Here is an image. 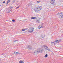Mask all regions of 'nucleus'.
Returning <instances> with one entry per match:
<instances>
[{"mask_svg": "<svg viewBox=\"0 0 63 63\" xmlns=\"http://www.w3.org/2000/svg\"><path fill=\"white\" fill-rule=\"evenodd\" d=\"M40 19L38 18L36 20V22H38V23H39V21H40Z\"/></svg>", "mask_w": 63, "mask_h": 63, "instance_id": "1a4fd4ad", "label": "nucleus"}, {"mask_svg": "<svg viewBox=\"0 0 63 63\" xmlns=\"http://www.w3.org/2000/svg\"><path fill=\"white\" fill-rule=\"evenodd\" d=\"M30 5H31V4H30Z\"/></svg>", "mask_w": 63, "mask_h": 63, "instance_id": "cd10ccee", "label": "nucleus"}, {"mask_svg": "<svg viewBox=\"0 0 63 63\" xmlns=\"http://www.w3.org/2000/svg\"><path fill=\"white\" fill-rule=\"evenodd\" d=\"M44 57H47V54H46V55Z\"/></svg>", "mask_w": 63, "mask_h": 63, "instance_id": "f3484780", "label": "nucleus"}, {"mask_svg": "<svg viewBox=\"0 0 63 63\" xmlns=\"http://www.w3.org/2000/svg\"><path fill=\"white\" fill-rule=\"evenodd\" d=\"M36 17H31V19H36Z\"/></svg>", "mask_w": 63, "mask_h": 63, "instance_id": "4468645a", "label": "nucleus"}, {"mask_svg": "<svg viewBox=\"0 0 63 63\" xmlns=\"http://www.w3.org/2000/svg\"><path fill=\"white\" fill-rule=\"evenodd\" d=\"M39 29H40V28H41V26H39L38 27Z\"/></svg>", "mask_w": 63, "mask_h": 63, "instance_id": "412c9836", "label": "nucleus"}, {"mask_svg": "<svg viewBox=\"0 0 63 63\" xmlns=\"http://www.w3.org/2000/svg\"><path fill=\"white\" fill-rule=\"evenodd\" d=\"M38 50V51L39 52H43V49H37Z\"/></svg>", "mask_w": 63, "mask_h": 63, "instance_id": "39448f33", "label": "nucleus"}, {"mask_svg": "<svg viewBox=\"0 0 63 63\" xmlns=\"http://www.w3.org/2000/svg\"><path fill=\"white\" fill-rule=\"evenodd\" d=\"M14 54H19V52H15L14 53Z\"/></svg>", "mask_w": 63, "mask_h": 63, "instance_id": "9b49d317", "label": "nucleus"}, {"mask_svg": "<svg viewBox=\"0 0 63 63\" xmlns=\"http://www.w3.org/2000/svg\"><path fill=\"white\" fill-rule=\"evenodd\" d=\"M47 50H48V51H50V49L48 48L47 49Z\"/></svg>", "mask_w": 63, "mask_h": 63, "instance_id": "aec40b11", "label": "nucleus"}, {"mask_svg": "<svg viewBox=\"0 0 63 63\" xmlns=\"http://www.w3.org/2000/svg\"><path fill=\"white\" fill-rule=\"evenodd\" d=\"M61 41V40H56V41H55V44H57L58 43H59V42H60Z\"/></svg>", "mask_w": 63, "mask_h": 63, "instance_id": "20e7f679", "label": "nucleus"}, {"mask_svg": "<svg viewBox=\"0 0 63 63\" xmlns=\"http://www.w3.org/2000/svg\"><path fill=\"white\" fill-rule=\"evenodd\" d=\"M62 14V12H59V13H58L57 15H58V16H59V15H61V14Z\"/></svg>", "mask_w": 63, "mask_h": 63, "instance_id": "9d476101", "label": "nucleus"}, {"mask_svg": "<svg viewBox=\"0 0 63 63\" xmlns=\"http://www.w3.org/2000/svg\"><path fill=\"white\" fill-rule=\"evenodd\" d=\"M5 1H3V3H5Z\"/></svg>", "mask_w": 63, "mask_h": 63, "instance_id": "393cba45", "label": "nucleus"}, {"mask_svg": "<svg viewBox=\"0 0 63 63\" xmlns=\"http://www.w3.org/2000/svg\"><path fill=\"white\" fill-rule=\"evenodd\" d=\"M12 21L13 22H16V21L14 19L12 20Z\"/></svg>", "mask_w": 63, "mask_h": 63, "instance_id": "4be33fe9", "label": "nucleus"}, {"mask_svg": "<svg viewBox=\"0 0 63 63\" xmlns=\"http://www.w3.org/2000/svg\"><path fill=\"white\" fill-rule=\"evenodd\" d=\"M42 6H39L36 7L35 8V9L34 10H32L31 12L32 13H34L35 12H38L39 11H40L42 9Z\"/></svg>", "mask_w": 63, "mask_h": 63, "instance_id": "f257e3e1", "label": "nucleus"}, {"mask_svg": "<svg viewBox=\"0 0 63 63\" xmlns=\"http://www.w3.org/2000/svg\"><path fill=\"white\" fill-rule=\"evenodd\" d=\"M34 30V28L33 27H31V28L29 29L28 31L30 33H32L33 32V30Z\"/></svg>", "mask_w": 63, "mask_h": 63, "instance_id": "f03ea898", "label": "nucleus"}, {"mask_svg": "<svg viewBox=\"0 0 63 63\" xmlns=\"http://www.w3.org/2000/svg\"><path fill=\"white\" fill-rule=\"evenodd\" d=\"M52 44L53 45H55L56 44L55 42H53L52 43Z\"/></svg>", "mask_w": 63, "mask_h": 63, "instance_id": "2eb2a0df", "label": "nucleus"}, {"mask_svg": "<svg viewBox=\"0 0 63 63\" xmlns=\"http://www.w3.org/2000/svg\"><path fill=\"white\" fill-rule=\"evenodd\" d=\"M24 63V62H23L22 61H20L19 62V63Z\"/></svg>", "mask_w": 63, "mask_h": 63, "instance_id": "dca6fc26", "label": "nucleus"}, {"mask_svg": "<svg viewBox=\"0 0 63 63\" xmlns=\"http://www.w3.org/2000/svg\"><path fill=\"white\" fill-rule=\"evenodd\" d=\"M59 17L60 18H63V13L62 14L60 15Z\"/></svg>", "mask_w": 63, "mask_h": 63, "instance_id": "0eeeda50", "label": "nucleus"}, {"mask_svg": "<svg viewBox=\"0 0 63 63\" xmlns=\"http://www.w3.org/2000/svg\"><path fill=\"white\" fill-rule=\"evenodd\" d=\"M16 41H17V40H15L14 42H16Z\"/></svg>", "mask_w": 63, "mask_h": 63, "instance_id": "bb28decb", "label": "nucleus"}, {"mask_svg": "<svg viewBox=\"0 0 63 63\" xmlns=\"http://www.w3.org/2000/svg\"><path fill=\"white\" fill-rule=\"evenodd\" d=\"M39 53V52L37 50H36L33 53V54L35 55H37Z\"/></svg>", "mask_w": 63, "mask_h": 63, "instance_id": "7ed1b4c3", "label": "nucleus"}, {"mask_svg": "<svg viewBox=\"0 0 63 63\" xmlns=\"http://www.w3.org/2000/svg\"><path fill=\"white\" fill-rule=\"evenodd\" d=\"M37 2L38 3H40V1H37Z\"/></svg>", "mask_w": 63, "mask_h": 63, "instance_id": "b1692460", "label": "nucleus"}, {"mask_svg": "<svg viewBox=\"0 0 63 63\" xmlns=\"http://www.w3.org/2000/svg\"><path fill=\"white\" fill-rule=\"evenodd\" d=\"M26 30V29H22V31H25V30Z\"/></svg>", "mask_w": 63, "mask_h": 63, "instance_id": "a211bd4d", "label": "nucleus"}, {"mask_svg": "<svg viewBox=\"0 0 63 63\" xmlns=\"http://www.w3.org/2000/svg\"><path fill=\"white\" fill-rule=\"evenodd\" d=\"M40 26H41V28H44V26H41V25H40Z\"/></svg>", "mask_w": 63, "mask_h": 63, "instance_id": "5701e85b", "label": "nucleus"}, {"mask_svg": "<svg viewBox=\"0 0 63 63\" xmlns=\"http://www.w3.org/2000/svg\"><path fill=\"white\" fill-rule=\"evenodd\" d=\"M28 48H29L30 49H32V47L30 46H29L27 47Z\"/></svg>", "mask_w": 63, "mask_h": 63, "instance_id": "6e6552de", "label": "nucleus"}, {"mask_svg": "<svg viewBox=\"0 0 63 63\" xmlns=\"http://www.w3.org/2000/svg\"><path fill=\"white\" fill-rule=\"evenodd\" d=\"M19 6H18L17 8H16V9H17V8H19Z\"/></svg>", "mask_w": 63, "mask_h": 63, "instance_id": "a878e982", "label": "nucleus"}, {"mask_svg": "<svg viewBox=\"0 0 63 63\" xmlns=\"http://www.w3.org/2000/svg\"><path fill=\"white\" fill-rule=\"evenodd\" d=\"M10 2V0H8L7 1V5H8V3Z\"/></svg>", "mask_w": 63, "mask_h": 63, "instance_id": "ddd939ff", "label": "nucleus"}, {"mask_svg": "<svg viewBox=\"0 0 63 63\" xmlns=\"http://www.w3.org/2000/svg\"><path fill=\"white\" fill-rule=\"evenodd\" d=\"M55 0H51L50 1V3L51 5L53 4L54 3Z\"/></svg>", "mask_w": 63, "mask_h": 63, "instance_id": "423d86ee", "label": "nucleus"}, {"mask_svg": "<svg viewBox=\"0 0 63 63\" xmlns=\"http://www.w3.org/2000/svg\"><path fill=\"white\" fill-rule=\"evenodd\" d=\"M44 47H45V48H46V49H47L48 48L46 46H44Z\"/></svg>", "mask_w": 63, "mask_h": 63, "instance_id": "f8f14e48", "label": "nucleus"}, {"mask_svg": "<svg viewBox=\"0 0 63 63\" xmlns=\"http://www.w3.org/2000/svg\"><path fill=\"white\" fill-rule=\"evenodd\" d=\"M41 37H42L43 38H44L45 37V36H44L43 35H41Z\"/></svg>", "mask_w": 63, "mask_h": 63, "instance_id": "6ab92c4d", "label": "nucleus"}]
</instances>
